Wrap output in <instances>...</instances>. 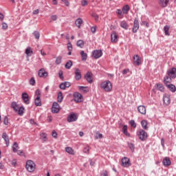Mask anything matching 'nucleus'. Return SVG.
<instances>
[{
    "mask_svg": "<svg viewBox=\"0 0 176 176\" xmlns=\"http://www.w3.org/2000/svg\"><path fill=\"white\" fill-rule=\"evenodd\" d=\"M35 166L34 162L32 160H28L25 165L26 170H28L29 173H34V171H35Z\"/></svg>",
    "mask_w": 176,
    "mask_h": 176,
    "instance_id": "20e7f679",
    "label": "nucleus"
},
{
    "mask_svg": "<svg viewBox=\"0 0 176 176\" xmlns=\"http://www.w3.org/2000/svg\"><path fill=\"white\" fill-rule=\"evenodd\" d=\"M91 16L94 17V19L96 21H98V20L100 19V16L96 13H92Z\"/></svg>",
    "mask_w": 176,
    "mask_h": 176,
    "instance_id": "a18cd8bd",
    "label": "nucleus"
},
{
    "mask_svg": "<svg viewBox=\"0 0 176 176\" xmlns=\"http://www.w3.org/2000/svg\"><path fill=\"white\" fill-rule=\"evenodd\" d=\"M163 101L165 105H170V103L171 102V99L170 98V96L167 94H165L163 97Z\"/></svg>",
    "mask_w": 176,
    "mask_h": 176,
    "instance_id": "2eb2a0df",
    "label": "nucleus"
},
{
    "mask_svg": "<svg viewBox=\"0 0 176 176\" xmlns=\"http://www.w3.org/2000/svg\"><path fill=\"white\" fill-rule=\"evenodd\" d=\"M130 124H131V127H133L134 129H135V127H137V124L135 123V121H134V120H131L130 121Z\"/></svg>",
    "mask_w": 176,
    "mask_h": 176,
    "instance_id": "49530a36",
    "label": "nucleus"
},
{
    "mask_svg": "<svg viewBox=\"0 0 176 176\" xmlns=\"http://www.w3.org/2000/svg\"><path fill=\"white\" fill-rule=\"evenodd\" d=\"M41 138H43L44 142H46V139L47 138V135H46V133H43L41 135Z\"/></svg>",
    "mask_w": 176,
    "mask_h": 176,
    "instance_id": "09e8293b",
    "label": "nucleus"
},
{
    "mask_svg": "<svg viewBox=\"0 0 176 176\" xmlns=\"http://www.w3.org/2000/svg\"><path fill=\"white\" fill-rule=\"evenodd\" d=\"M122 132L124 133L127 132V125H124L122 127Z\"/></svg>",
    "mask_w": 176,
    "mask_h": 176,
    "instance_id": "338daca9",
    "label": "nucleus"
},
{
    "mask_svg": "<svg viewBox=\"0 0 176 176\" xmlns=\"http://www.w3.org/2000/svg\"><path fill=\"white\" fill-rule=\"evenodd\" d=\"M130 10V6L129 5H125L122 8V13L123 14H129V11Z\"/></svg>",
    "mask_w": 176,
    "mask_h": 176,
    "instance_id": "b1692460",
    "label": "nucleus"
},
{
    "mask_svg": "<svg viewBox=\"0 0 176 176\" xmlns=\"http://www.w3.org/2000/svg\"><path fill=\"white\" fill-rule=\"evenodd\" d=\"M24 109L25 108L22 106L18 108V115H19V116H23V115H24Z\"/></svg>",
    "mask_w": 176,
    "mask_h": 176,
    "instance_id": "c756f323",
    "label": "nucleus"
},
{
    "mask_svg": "<svg viewBox=\"0 0 176 176\" xmlns=\"http://www.w3.org/2000/svg\"><path fill=\"white\" fill-rule=\"evenodd\" d=\"M63 71L62 70L59 71L58 76L60 79H64V76H63Z\"/></svg>",
    "mask_w": 176,
    "mask_h": 176,
    "instance_id": "5fc2aeb1",
    "label": "nucleus"
},
{
    "mask_svg": "<svg viewBox=\"0 0 176 176\" xmlns=\"http://www.w3.org/2000/svg\"><path fill=\"white\" fill-rule=\"evenodd\" d=\"M11 107L13 108L14 111H15V112H17L19 111V106L17 105V103L16 102H12L11 103Z\"/></svg>",
    "mask_w": 176,
    "mask_h": 176,
    "instance_id": "c9c22d12",
    "label": "nucleus"
},
{
    "mask_svg": "<svg viewBox=\"0 0 176 176\" xmlns=\"http://www.w3.org/2000/svg\"><path fill=\"white\" fill-rule=\"evenodd\" d=\"M140 30V22L138 21V19L135 18L133 22V27L132 28V32L133 34H135L137 31Z\"/></svg>",
    "mask_w": 176,
    "mask_h": 176,
    "instance_id": "0eeeda50",
    "label": "nucleus"
},
{
    "mask_svg": "<svg viewBox=\"0 0 176 176\" xmlns=\"http://www.w3.org/2000/svg\"><path fill=\"white\" fill-rule=\"evenodd\" d=\"M34 104L36 107H42V100H41V90L36 89L35 91Z\"/></svg>",
    "mask_w": 176,
    "mask_h": 176,
    "instance_id": "f03ea898",
    "label": "nucleus"
},
{
    "mask_svg": "<svg viewBox=\"0 0 176 176\" xmlns=\"http://www.w3.org/2000/svg\"><path fill=\"white\" fill-rule=\"evenodd\" d=\"M167 75H168L172 79H175L176 78V68L172 67L167 72Z\"/></svg>",
    "mask_w": 176,
    "mask_h": 176,
    "instance_id": "9b49d317",
    "label": "nucleus"
},
{
    "mask_svg": "<svg viewBox=\"0 0 176 176\" xmlns=\"http://www.w3.org/2000/svg\"><path fill=\"white\" fill-rule=\"evenodd\" d=\"M100 88L104 91L109 93L112 91V82L109 80H105L100 84Z\"/></svg>",
    "mask_w": 176,
    "mask_h": 176,
    "instance_id": "f257e3e1",
    "label": "nucleus"
},
{
    "mask_svg": "<svg viewBox=\"0 0 176 176\" xmlns=\"http://www.w3.org/2000/svg\"><path fill=\"white\" fill-rule=\"evenodd\" d=\"M82 23H83V20H82V19L78 18L76 21H75V24L76 25L78 28H80V25H82Z\"/></svg>",
    "mask_w": 176,
    "mask_h": 176,
    "instance_id": "7c9ffc66",
    "label": "nucleus"
},
{
    "mask_svg": "<svg viewBox=\"0 0 176 176\" xmlns=\"http://www.w3.org/2000/svg\"><path fill=\"white\" fill-rule=\"evenodd\" d=\"M21 97L24 104L28 105L30 104V96H28V94H27L26 92H23Z\"/></svg>",
    "mask_w": 176,
    "mask_h": 176,
    "instance_id": "4468645a",
    "label": "nucleus"
},
{
    "mask_svg": "<svg viewBox=\"0 0 176 176\" xmlns=\"http://www.w3.org/2000/svg\"><path fill=\"white\" fill-rule=\"evenodd\" d=\"M61 61H63V57L59 56L56 58L55 63L56 64V65H60V64H61Z\"/></svg>",
    "mask_w": 176,
    "mask_h": 176,
    "instance_id": "a19ab883",
    "label": "nucleus"
},
{
    "mask_svg": "<svg viewBox=\"0 0 176 176\" xmlns=\"http://www.w3.org/2000/svg\"><path fill=\"white\" fill-rule=\"evenodd\" d=\"M137 135L139 137L140 141H146L148 138V133L144 129H139L137 132Z\"/></svg>",
    "mask_w": 176,
    "mask_h": 176,
    "instance_id": "7ed1b4c3",
    "label": "nucleus"
},
{
    "mask_svg": "<svg viewBox=\"0 0 176 176\" xmlns=\"http://www.w3.org/2000/svg\"><path fill=\"white\" fill-rule=\"evenodd\" d=\"M59 87L61 89V90H65V84L64 82H61L59 85Z\"/></svg>",
    "mask_w": 176,
    "mask_h": 176,
    "instance_id": "603ef678",
    "label": "nucleus"
},
{
    "mask_svg": "<svg viewBox=\"0 0 176 176\" xmlns=\"http://www.w3.org/2000/svg\"><path fill=\"white\" fill-rule=\"evenodd\" d=\"M128 146H129V149H131V151H132V152H134V149H135V148L134 146V144L128 143Z\"/></svg>",
    "mask_w": 176,
    "mask_h": 176,
    "instance_id": "c03bdc74",
    "label": "nucleus"
},
{
    "mask_svg": "<svg viewBox=\"0 0 176 176\" xmlns=\"http://www.w3.org/2000/svg\"><path fill=\"white\" fill-rule=\"evenodd\" d=\"M17 154L19 155V156H24V152L23 151V150H19L17 151Z\"/></svg>",
    "mask_w": 176,
    "mask_h": 176,
    "instance_id": "bf43d9fd",
    "label": "nucleus"
},
{
    "mask_svg": "<svg viewBox=\"0 0 176 176\" xmlns=\"http://www.w3.org/2000/svg\"><path fill=\"white\" fill-rule=\"evenodd\" d=\"M65 87H71V82H68V81H65Z\"/></svg>",
    "mask_w": 176,
    "mask_h": 176,
    "instance_id": "13d9d810",
    "label": "nucleus"
},
{
    "mask_svg": "<svg viewBox=\"0 0 176 176\" xmlns=\"http://www.w3.org/2000/svg\"><path fill=\"white\" fill-rule=\"evenodd\" d=\"M17 164V161L16 160H13L11 161V164L12 166H13L14 167L16 166V164Z\"/></svg>",
    "mask_w": 176,
    "mask_h": 176,
    "instance_id": "0e129e2a",
    "label": "nucleus"
},
{
    "mask_svg": "<svg viewBox=\"0 0 176 176\" xmlns=\"http://www.w3.org/2000/svg\"><path fill=\"white\" fill-rule=\"evenodd\" d=\"M87 89H88V87L78 86L79 91L80 93H83L84 94H86V93L89 91Z\"/></svg>",
    "mask_w": 176,
    "mask_h": 176,
    "instance_id": "393cba45",
    "label": "nucleus"
},
{
    "mask_svg": "<svg viewBox=\"0 0 176 176\" xmlns=\"http://www.w3.org/2000/svg\"><path fill=\"white\" fill-rule=\"evenodd\" d=\"M116 13H117V14H118L119 16H122V14L123 13V11H122V10H120V9H118V10H116Z\"/></svg>",
    "mask_w": 176,
    "mask_h": 176,
    "instance_id": "e2e57ef3",
    "label": "nucleus"
},
{
    "mask_svg": "<svg viewBox=\"0 0 176 176\" xmlns=\"http://www.w3.org/2000/svg\"><path fill=\"white\" fill-rule=\"evenodd\" d=\"M138 111L142 115H146V107L144 105H140L138 107Z\"/></svg>",
    "mask_w": 176,
    "mask_h": 176,
    "instance_id": "a211bd4d",
    "label": "nucleus"
},
{
    "mask_svg": "<svg viewBox=\"0 0 176 176\" xmlns=\"http://www.w3.org/2000/svg\"><path fill=\"white\" fill-rule=\"evenodd\" d=\"M94 79V76L91 72H89V83H93V80Z\"/></svg>",
    "mask_w": 176,
    "mask_h": 176,
    "instance_id": "79ce46f5",
    "label": "nucleus"
},
{
    "mask_svg": "<svg viewBox=\"0 0 176 176\" xmlns=\"http://www.w3.org/2000/svg\"><path fill=\"white\" fill-rule=\"evenodd\" d=\"M67 49L69 52L67 53L68 56H71L72 52V43L71 42L67 43Z\"/></svg>",
    "mask_w": 176,
    "mask_h": 176,
    "instance_id": "2f4dec72",
    "label": "nucleus"
},
{
    "mask_svg": "<svg viewBox=\"0 0 176 176\" xmlns=\"http://www.w3.org/2000/svg\"><path fill=\"white\" fill-rule=\"evenodd\" d=\"M142 127L144 129V130H148V121L143 120L141 122Z\"/></svg>",
    "mask_w": 176,
    "mask_h": 176,
    "instance_id": "a878e982",
    "label": "nucleus"
},
{
    "mask_svg": "<svg viewBox=\"0 0 176 176\" xmlns=\"http://www.w3.org/2000/svg\"><path fill=\"white\" fill-rule=\"evenodd\" d=\"M32 34L35 39H39L41 38V33L38 31L35 30Z\"/></svg>",
    "mask_w": 176,
    "mask_h": 176,
    "instance_id": "58836bf2",
    "label": "nucleus"
},
{
    "mask_svg": "<svg viewBox=\"0 0 176 176\" xmlns=\"http://www.w3.org/2000/svg\"><path fill=\"white\" fill-rule=\"evenodd\" d=\"M12 152L16 153L17 152V149H19L20 147H19V144H17V142H14L12 146Z\"/></svg>",
    "mask_w": 176,
    "mask_h": 176,
    "instance_id": "bb28decb",
    "label": "nucleus"
},
{
    "mask_svg": "<svg viewBox=\"0 0 176 176\" xmlns=\"http://www.w3.org/2000/svg\"><path fill=\"white\" fill-rule=\"evenodd\" d=\"M162 164L166 166H171V160L168 157H166L162 161Z\"/></svg>",
    "mask_w": 176,
    "mask_h": 176,
    "instance_id": "412c9836",
    "label": "nucleus"
},
{
    "mask_svg": "<svg viewBox=\"0 0 176 176\" xmlns=\"http://www.w3.org/2000/svg\"><path fill=\"white\" fill-rule=\"evenodd\" d=\"M78 120V116L75 113H71L69 116H67V122L71 123L72 122H76Z\"/></svg>",
    "mask_w": 176,
    "mask_h": 176,
    "instance_id": "6e6552de",
    "label": "nucleus"
},
{
    "mask_svg": "<svg viewBox=\"0 0 176 176\" xmlns=\"http://www.w3.org/2000/svg\"><path fill=\"white\" fill-rule=\"evenodd\" d=\"M166 87L170 91H172V93H175L176 91V87L175 85H173V84H168L166 85Z\"/></svg>",
    "mask_w": 176,
    "mask_h": 176,
    "instance_id": "5701e85b",
    "label": "nucleus"
},
{
    "mask_svg": "<svg viewBox=\"0 0 176 176\" xmlns=\"http://www.w3.org/2000/svg\"><path fill=\"white\" fill-rule=\"evenodd\" d=\"M96 138H97V139L99 138L100 140H101V138H102V134L97 133L96 135Z\"/></svg>",
    "mask_w": 176,
    "mask_h": 176,
    "instance_id": "052dcab7",
    "label": "nucleus"
},
{
    "mask_svg": "<svg viewBox=\"0 0 176 176\" xmlns=\"http://www.w3.org/2000/svg\"><path fill=\"white\" fill-rule=\"evenodd\" d=\"M65 5V6H69V1L68 0H61Z\"/></svg>",
    "mask_w": 176,
    "mask_h": 176,
    "instance_id": "680f3d73",
    "label": "nucleus"
},
{
    "mask_svg": "<svg viewBox=\"0 0 176 176\" xmlns=\"http://www.w3.org/2000/svg\"><path fill=\"white\" fill-rule=\"evenodd\" d=\"M88 3L89 2L87 1V0H82L81 1L82 6H86V5H87Z\"/></svg>",
    "mask_w": 176,
    "mask_h": 176,
    "instance_id": "6e6d98bb",
    "label": "nucleus"
},
{
    "mask_svg": "<svg viewBox=\"0 0 176 176\" xmlns=\"http://www.w3.org/2000/svg\"><path fill=\"white\" fill-rule=\"evenodd\" d=\"M85 79H86L87 82H89V72H87L85 76Z\"/></svg>",
    "mask_w": 176,
    "mask_h": 176,
    "instance_id": "774afa93",
    "label": "nucleus"
},
{
    "mask_svg": "<svg viewBox=\"0 0 176 176\" xmlns=\"http://www.w3.org/2000/svg\"><path fill=\"white\" fill-rule=\"evenodd\" d=\"M156 86H157V90H160V91H164V87H163V85L157 84Z\"/></svg>",
    "mask_w": 176,
    "mask_h": 176,
    "instance_id": "37998d69",
    "label": "nucleus"
},
{
    "mask_svg": "<svg viewBox=\"0 0 176 176\" xmlns=\"http://www.w3.org/2000/svg\"><path fill=\"white\" fill-rule=\"evenodd\" d=\"M52 135L54 138H57V132L56 131H52Z\"/></svg>",
    "mask_w": 176,
    "mask_h": 176,
    "instance_id": "4d7b16f0",
    "label": "nucleus"
},
{
    "mask_svg": "<svg viewBox=\"0 0 176 176\" xmlns=\"http://www.w3.org/2000/svg\"><path fill=\"white\" fill-rule=\"evenodd\" d=\"M173 77H170L169 76H166L164 78V85H166V86H167V85H168V83H171V82H173Z\"/></svg>",
    "mask_w": 176,
    "mask_h": 176,
    "instance_id": "4be33fe9",
    "label": "nucleus"
},
{
    "mask_svg": "<svg viewBox=\"0 0 176 176\" xmlns=\"http://www.w3.org/2000/svg\"><path fill=\"white\" fill-rule=\"evenodd\" d=\"M72 65H73L72 60H69L65 65V68H66V69H71V67H72Z\"/></svg>",
    "mask_w": 176,
    "mask_h": 176,
    "instance_id": "72a5a7b5",
    "label": "nucleus"
},
{
    "mask_svg": "<svg viewBox=\"0 0 176 176\" xmlns=\"http://www.w3.org/2000/svg\"><path fill=\"white\" fill-rule=\"evenodd\" d=\"M64 97L63 96V92L59 91L58 93L57 101L58 102H62Z\"/></svg>",
    "mask_w": 176,
    "mask_h": 176,
    "instance_id": "c85d7f7f",
    "label": "nucleus"
},
{
    "mask_svg": "<svg viewBox=\"0 0 176 176\" xmlns=\"http://www.w3.org/2000/svg\"><path fill=\"white\" fill-rule=\"evenodd\" d=\"M121 166L122 167L130 166V160L128 157H124L121 160Z\"/></svg>",
    "mask_w": 176,
    "mask_h": 176,
    "instance_id": "f8f14e48",
    "label": "nucleus"
},
{
    "mask_svg": "<svg viewBox=\"0 0 176 176\" xmlns=\"http://www.w3.org/2000/svg\"><path fill=\"white\" fill-rule=\"evenodd\" d=\"M35 78L34 77H32L30 80V85H32V86H35Z\"/></svg>",
    "mask_w": 176,
    "mask_h": 176,
    "instance_id": "de8ad7c7",
    "label": "nucleus"
},
{
    "mask_svg": "<svg viewBox=\"0 0 176 176\" xmlns=\"http://www.w3.org/2000/svg\"><path fill=\"white\" fill-rule=\"evenodd\" d=\"M169 30H170V26L165 25L164 27V31L165 32V35H166L167 36H170V33H168Z\"/></svg>",
    "mask_w": 176,
    "mask_h": 176,
    "instance_id": "4c0bfd02",
    "label": "nucleus"
},
{
    "mask_svg": "<svg viewBox=\"0 0 176 176\" xmlns=\"http://www.w3.org/2000/svg\"><path fill=\"white\" fill-rule=\"evenodd\" d=\"M170 0H159V5L161 8H166L168 5Z\"/></svg>",
    "mask_w": 176,
    "mask_h": 176,
    "instance_id": "aec40b11",
    "label": "nucleus"
},
{
    "mask_svg": "<svg viewBox=\"0 0 176 176\" xmlns=\"http://www.w3.org/2000/svg\"><path fill=\"white\" fill-rule=\"evenodd\" d=\"M73 97L76 102H82V100H83V96H82L80 93L78 91L73 94Z\"/></svg>",
    "mask_w": 176,
    "mask_h": 176,
    "instance_id": "39448f33",
    "label": "nucleus"
},
{
    "mask_svg": "<svg viewBox=\"0 0 176 176\" xmlns=\"http://www.w3.org/2000/svg\"><path fill=\"white\" fill-rule=\"evenodd\" d=\"M120 27L124 30H127L129 28V25H127V22H126V21H122L120 23Z\"/></svg>",
    "mask_w": 176,
    "mask_h": 176,
    "instance_id": "f704fd0d",
    "label": "nucleus"
},
{
    "mask_svg": "<svg viewBox=\"0 0 176 176\" xmlns=\"http://www.w3.org/2000/svg\"><path fill=\"white\" fill-rule=\"evenodd\" d=\"M76 45L78 47H83L85 46V41H83L82 40H78L76 43Z\"/></svg>",
    "mask_w": 176,
    "mask_h": 176,
    "instance_id": "e433bc0d",
    "label": "nucleus"
},
{
    "mask_svg": "<svg viewBox=\"0 0 176 176\" xmlns=\"http://www.w3.org/2000/svg\"><path fill=\"white\" fill-rule=\"evenodd\" d=\"M3 124H5L6 126H8V124H9V120L8 119V116L4 117Z\"/></svg>",
    "mask_w": 176,
    "mask_h": 176,
    "instance_id": "3c124183",
    "label": "nucleus"
},
{
    "mask_svg": "<svg viewBox=\"0 0 176 176\" xmlns=\"http://www.w3.org/2000/svg\"><path fill=\"white\" fill-rule=\"evenodd\" d=\"M100 176H108V171L104 170L102 173H100Z\"/></svg>",
    "mask_w": 176,
    "mask_h": 176,
    "instance_id": "69168bd1",
    "label": "nucleus"
},
{
    "mask_svg": "<svg viewBox=\"0 0 176 176\" xmlns=\"http://www.w3.org/2000/svg\"><path fill=\"white\" fill-rule=\"evenodd\" d=\"M1 138L4 140L6 147L9 148V145L10 144V140H9V135H8V133H6V132H3L2 133Z\"/></svg>",
    "mask_w": 176,
    "mask_h": 176,
    "instance_id": "9d476101",
    "label": "nucleus"
},
{
    "mask_svg": "<svg viewBox=\"0 0 176 176\" xmlns=\"http://www.w3.org/2000/svg\"><path fill=\"white\" fill-rule=\"evenodd\" d=\"M38 76L40 78H47V72L45 70V69L41 68L38 70Z\"/></svg>",
    "mask_w": 176,
    "mask_h": 176,
    "instance_id": "6ab92c4d",
    "label": "nucleus"
},
{
    "mask_svg": "<svg viewBox=\"0 0 176 176\" xmlns=\"http://www.w3.org/2000/svg\"><path fill=\"white\" fill-rule=\"evenodd\" d=\"M80 56L82 58V61H86L87 60V54L85 52V51L80 52Z\"/></svg>",
    "mask_w": 176,
    "mask_h": 176,
    "instance_id": "cd10ccee",
    "label": "nucleus"
},
{
    "mask_svg": "<svg viewBox=\"0 0 176 176\" xmlns=\"http://www.w3.org/2000/svg\"><path fill=\"white\" fill-rule=\"evenodd\" d=\"M111 39L113 43H117L119 41V35L116 33V31H113L111 34Z\"/></svg>",
    "mask_w": 176,
    "mask_h": 176,
    "instance_id": "1a4fd4ad",
    "label": "nucleus"
},
{
    "mask_svg": "<svg viewBox=\"0 0 176 176\" xmlns=\"http://www.w3.org/2000/svg\"><path fill=\"white\" fill-rule=\"evenodd\" d=\"M96 31H97V26L96 25L92 26L91 28V32H92V34H96Z\"/></svg>",
    "mask_w": 176,
    "mask_h": 176,
    "instance_id": "8fccbe9b",
    "label": "nucleus"
},
{
    "mask_svg": "<svg viewBox=\"0 0 176 176\" xmlns=\"http://www.w3.org/2000/svg\"><path fill=\"white\" fill-rule=\"evenodd\" d=\"M65 151L69 155H75V151H74V149L71 147H66Z\"/></svg>",
    "mask_w": 176,
    "mask_h": 176,
    "instance_id": "473e14b6",
    "label": "nucleus"
},
{
    "mask_svg": "<svg viewBox=\"0 0 176 176\" xmlns=\"http://www.w3.org/2000/svg\"><path fill=\"white\" fill-rule=\"evenodd\" d=\"M60 104L57 102H54L52 107V113H58L60 112Z\"/></svg>",
    "mask_w": 176,
    "mask_h": 176,
    "instance_id": "423d86ee",
    "label": "nucleus"
},
{
    "mask_svg": "<svg viewBox=\"0 0 176 176\" xmlns=\"http://www.w3.org/2000/svg\"><path fill=\"white\" fill-rule=\"evenodd\" d=\"M25 53L27 54V56H30V54H32L34 52L32 51V50H31V47H28L25 49Z\"/></svg>",
    "mask_w": 176,
    "mask_h": 176,
    "instance_id": "ea45409f",
    "label": "nucleus"
},
{
    "mask_svg": "<svg viewBox=\"0 0 176 176\" xmlns=\"http://www.w3.org/2000/svg\"><path fill=\"white\" fill-rule=\"evenodd\" d=\"M2 30H8V23L5 22L2 23Z\"/></svg>",
    "mask_w": 176,
    "mask_h": 176,
    "instance_id": "864d4df0",
    "label": "nucleus"
},
{
    "mask_svg": "<svg viewBox=\"0 0 176 176\" xmlns=\"http://www.w3.org/2000/svg\"><path fill=\"white\" fill-rule=\"evenodd\" d=\"M75 79L76 80H80L82 79V73H80V69L78 68L75 70Z\"/></svg>",
    "mask_w": 176,
    "mask_h": 176,
    "instance_id": "f3484780",
    "label": "nucleus"
},
{
    "mask_svg": "<svg viewBox=\"0 0 176 176\" xmlns=\"http://www.w3.org/2000/svg\"><path fill=\"white\" fill-rule=\"evenodd\" d=\"M133 64L136 66L141 65V58L138 54L133 56Z\"/></svg>",
    "mask_w": 176,
    "mask_h": 176,
    "instance_id": "dca6fc26",
    "label": "nucleus"
},
{
    "mask_svg": "<svg viewBox=\"0 0 176 176\" xmlns=\"http://www.w3.org/2000/svg\"><path fill=\"white\" fill-rule=\"evenodd\" d=\"M102 56V51L101 50H96L92 52L93 58H100Z\"/></svg>",
    "mask_w": 176,
    "mask_h": 176,
    "instance_id": "ddd939ff",
    "label": "nucleus"
}]
</instances>
